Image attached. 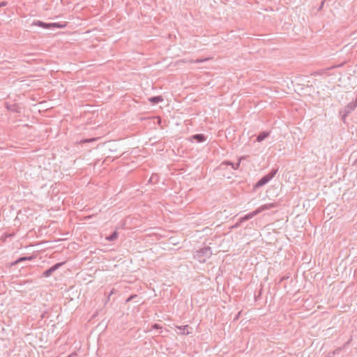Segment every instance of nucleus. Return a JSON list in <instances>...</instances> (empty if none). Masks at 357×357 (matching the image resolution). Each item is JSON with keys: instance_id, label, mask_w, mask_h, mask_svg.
Wrapping results in <instances>:
<instances>
[{"instance_id": "nucleus-1", "label": "nucleus", "mask_w": 357, "mask_h": 357, "mask_svg": "<svg viewBox=\"0 0 357 357\" xmlns=\"http://www.w3.org/2000/svg\"><path fill=\"white\" fill-rule=\"evenodd\" d=\"M212 255L211 248L208 246L197 250L194 255L195 259L199 262L204 263Z\"/></svg>"}, {"instance_id": "nucleus-8", "label": "nucleus", "mask_w": 357, "mask_h": 357, "mask_svg": "<svg viewBox=\"0 0 357 357\" xmlns=\"http://www.w3.org/2000/svg\"><path fill=\"white\" fill-rule=\"evenodd\" d=\"M192 139L196 140L197 142H203L206 141V137L204 134H196L191 137Z\"/></svg>"}, {"instance_id": "nucleus-14", "label": "nucleus", "mask_w": 357, "mask_h": 357, "mask_svg": "<svg viewBox=\"0 0 357 357\" xmlns=\"http://www.w3.org/2000/svg\"><path fill=\"white\" fill-rule=\"evenodd\" d=\"M31 258L30 257H20L17 260H16L13 264H17L22 261H25V260H27V259H30Z\"/></svg>"}, {"instance_id": "nucleus-7", "label": "nucleus", "mask_w": 357, "mask_h": 357, "mask_svg": "<svg viewBox=\"0 0 357 357\" xmlns=\"http://www.w3.org/2000/svg\"><path fill=\"white\" fill-rule=\"evenodd\" d=\"M33 24H36V25H38L40 27H43V28H45V29H47V28H50V26H56L58 27H61V26H59L58 24H56V23H54V24H47V23H45V22H43L41 21H37L36 22H34Z\"/></svg>"}, {"instance_id": "nucleus-21", "label": "nucleus", "mask_w": 357, "mask_h": 357, "mask_svg": "<svg viewBox=\"0 0 357 357\" xmlns=\"http://www.w3.org/2000/svg\"><path fill=\"white\" fill-rule=\"evenodd\" d=\"M154 327L158 328V325L155 324Z\"/></svg>"}, {"instance_id": "nucleus-13", "label": "nucleus", "mask_w": 357, "mask_h": 357, "mask_svg": "<svg viewBox=\"0 0 357 357\" xmlns=\"http://www.w3.org/2000/svg\"><path fill=\"white\" fill-rule=\"evenodd\" d=\"M243 159V158H240L238 161L237 163L234 164L233 162H227V164L229 165H231V167L234 169H236L238 168V167L240 166V163H241V160Z\"/></svg>"}, {"instance_id": "nucleus-15", "label": "nucleus", "mask_w": 357, "mask_h": 357, "mask_svg": "<svg viewBox=\"0 0 357 357\" xmlns=\"http://www.w3.org/2000/svg\"><path fill=\"white\" fill-rule=\"evenodd\" d=\"M8 2L7 1H2L0 3V8L7 6Z\"/></svg>"}, {"instance_id": "nucleus-16", "label": "nucleus", "mask_w": 357, "mask_h": 357, "mask_svg": "<svg viewBox=\"0 0 357 357\" xmlns=\"http://www.w3.org/2000/svg\"><path fill=\"white\" fill-rule=\"evenodd\" d=\"M75 356H77V354L75 352H74V353H72L70 355H69L67 357H75Z\"/></svg>"}, {"instance_id": "nucleus-2", "label": "nucleus", "mask_w": 357, "mask_h": 357, "mask_svg": "<svg viewBox=\"0 0 357 357\" xmlns=\"http://www.w3.org/2000/svg\"><path fill=\"white\" fill-rule=\"evenodd\" d=\"M278 169H272L268 174L264 176L255 184V188H259L268 183L276 174Z\"/></svg>"}, {"instance_id": "nucleus-6", "label": "nucleus", "mask_w": 357, "mask_h": 357, "mask_svg": "<svg viewBox=\"0 0 357 357\" xmlns=\"http://www.w3.org/2000/svg\"><path fill=\"white\" fill-rule=\"evenodd\" d=\"M275 206H276L275 203L266 204H264V205L259 206V208H257L256 209V211L259 214L264 211L271 209Z\"/></svg>"}, {"instance_id": "nucleus-17", "label": "nucleus", "mask_w": 357, "mask_h": 357, "mask_svg": "<svg viewBox=\"0 0 357 357\" xmlns=\"http://www.w3.org/2000/svg\"><path fill=\"white\" fill-rule=\"evenodd\" d=\"M206 59H204V60L197 59V60H196V63H201V62H202V61H206Z\"/></svg>"}, {"instance_id": "nucleus-18", "label": "nucleus", "mask_w": 357, "mask_h": 357, "mask_svg": "<svg viewBox=\"0 0 357 357\" xmlns=\"http://www.w3.org/2000/svg\"><path fill=\"white\" fill-rule=\"evenodd\" d=\"M112 294H114V289H113V290H112V291L110 292V294H109V296H111Z\"/></svg>"}, {"instance_id": "nucleus-12", "label": "nucleus", "mask_w": 357, "mask_h": 357, "mask_svg": "<svg viewBox=\"0 0 357 357\" xmlns=\"http://www.w3.org/2000/svg\"><path fill=\"white\" fill-rule=\"evenodd\" d=\"M117 237H118V233L116 231H114L111 235L106 237V239L108 240L109 241H113L116 240L117 238Z\"/></svg>"}, {"instance_id": "nucleus-9", "label": "nucleus", "mask_w": 357, "mask_h": 357, "mask_svg": "<svg viewBox=\"0 0 357 357\" xmlns=\"http://www.w3.org/2000/svg\"><path fill=\"white\" fill-rule=\"evenodd\" d=\"M149 100L153 104H157L163 100V98L161 96H153L149 99Z\"/></svg>"}, {"instance_id": "nucleus-5", "label": "nucleus", "mask_w": 357, "mask_h": 357, "mask_svg": "<svg viewBox=\"0 0 357 357\" xmlns=\"http://www.w3.org/2000/svg\"><path fill=\"white\" fill-rule=\"evenodd\" d=\"M63 264L62 263H57L50 267V268L45 271L43 273L44 277H50L56 270H57Z\"/></svg>"}, {"instance_id": "nucleus-20", "label": "nucleus", "mask_w": 357, "mask_h": 357, "mask_svg": "<svg viewBox=\"0 0 357 357\" xmlns=\"http://www.w3.org/2000/svg\"><path fill=\"white\" fill-rule=\"evenodd\" d=\"M93 140H94V139H91L89 140H87L86 142H91V141H93Z\"/></svg>"}, {"instance_id": "nucleus-11", "label": "nucleus", "mask_w": 357, "mask_h": 357, "mask_svg": "<svg viewBox=\"0 0 357 357\" xmlns=\"http://www.w3.org/2000/svg\"><path fill=\"white\" fill-rule=\"evenodd\" d=\"M178 329L180 331L179 333L181 335H188L190 333L188 331V326H178Z\"/></svg>"}, {"instance_id": "nucleus-19", "label": "nucleus", "mask_w": 357, "mask_h": 357, "mask_svg": "<svg viewBox=\"0 0 357 357\" xmlns=\"http://www.w3.org/2000/svg\"><path fill=\"white\" fill-rule=\"evenodd\" d=\"M132 296H130V298H128L127 299V301H130V300L132 299Z\"/></svg>"}, {"instance_id": "nucleus-4", "label": "nucleus", "mask_w": 357, "mask_h": 357, "mask_svg": "<svg viewBox=\"0 0 357 357\" xmlns=\"http://www.w3.org/2000/svg\"><path fill=\"white\" fill-rule=\"evenodd\" d=\"M258 213H257L256 210L252 211V213H248L246 214L245 215H244L243 217L241 218L238 220V222H236V224L235 225V227H237L240 225L241 223L246 221V220H248L251 218H252L254 216H255L256 215H257Z\"/></svg>"}, {"instance_id": "nucleus-10", "label": "nucleus", "mask_w": 357, "mask_h": 357, "mask_svg": "<svg viewBox=\"0 0 357 357\" xmlns=\"http://www.w3.org/2000/svg\"><path fill=\"white\" fill-rule=\"evenodd\" d=\"M268 135H269L268 132H260L257 137V141L260 142L263 141L264 139H265Z\"/></svg>"}, {"instance_id": "nucleus-3", "label": "nucleus", "mask_w": 357, "mask_h": 357, "mask_svg": "<svg viewBox=\"0 0 357 357\" xmlns=\"http://www.w3.org/2000/svg\"><path fill=\"white\" fill-rule=\"evenodd\" d=\"M357 107L356 104L354 102H349L347 104L344 109V114L342 116V120L344 121L346 116L349 114L355 108Z\"/></svg>"}]
</instances>
